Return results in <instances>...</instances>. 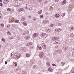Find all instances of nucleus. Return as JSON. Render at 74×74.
<instances>
[{
  "mask_svg": "<svg viewBox=\"0 0 74 74\" xmlns=\"http://www.w3.org/2000/svg\"><path fill=\"white\" fill-rule=\"evenodd\" d=\"M41 0H38V2H40V1H41Z\"/></svg>",
  "mask_w": 74,
  "mask_h": 74,
  "instance_id": "nucleus-51",
  "label": "nucleus"
},
{
  "mask_svg": "<svg viewBox=\"0 0 74 74\" xmlns=\"http://www.w3.org/2000/svg\"><path fill=\"white\" fill-rule=\"evenodd\" d=\"M45 45H45V44H44V43H42V47H44V46H45Z\"/></svg>",
  "mask_w": 74,
  "mask_h": 74,
  "instance_id": "nucleus-35",
  "label": "nucleus"
},
{
  "mask_svg": "<svg viewBox=\"0 0 74 74\" xmlns=\"http://www.w3.org/2000/svg\"><path fill=\"white\" fill-rule=\"evenodd\" d=\"M42 22L43 23H45V24L46 23H49V21L46 20H45L43 21Z\"/></svg>",
  "mask_w": 74,
  "mask_h": 74,
  "instance_id": "nucleus-7",
  "label": "nucleus"
},
{
  "mask_svg": "<svg viewBox=\"0 0 74 74\" xmlns=\"http://www.w3.org/2000/svg\"><path fill=\"white\" fill-rule=\"evenodd\" d=\"M4 27V24H1L0 25V28L1 29H2Z\"/></svg>",
  "mask_w": 74,
  "mask_h": 74,
  "instance_id": "nucleus-14",
  "label": "nucleus"
},
{
  "mask_svg": "<svg viewBox=\"0 0 74 74\" xmlns=\"http://www.w3.org/2000/svg\"><path fill=\"white\" fill-rule=\"evenodd\" d=\"M5 63L6 64H7V61H5Z\"/></svg>",
  "mask_w": 74,
  "mask_h": 74,
  "instance_id": "nucleus-52",
  "label": "nucleus"
},
{
  "mask_svg": "<svg viewBox=\"0 0 74 74\" xmlns=\"http://www.w3.org/2000/svg\"><path fill=\"white\" fill-rule=\"evenodd\" d=\"M45 14H46V15H48V13H45Z\"/></svg>",
  "mask_w": 74,
  "mask_h": 74,
  "instance_id": "nucleus-58",
  "label": "nucleus"
},
{
  "mask_svg": "<svg viewBox=\"0 0 74 74\" xmlns=\"http://www.w3.org/2000/svg\"><path fill=\"white\" fill-rule=\"evenodd\" d=\"M40 18H43V15H40Z\"/></svg>",
  "mask_w": 74,
  "mask_h": 74,
  "instance_id": "nucleus-42",
  "label": "nucleus"
},
{
  "mask_svg": "<svg viewBox=\"0 0 74 74\" xmlns=\"http://www.w3.org/2000/svg\"><path fill=\"white\" fill-rule=\"evenodd\" d=\"M72 30H74V27H72Z\"/></svg>",
  "mask_w": 74,
  "mask_h": 74,
  "instance_id": "nucleus-54",
  "label": "nucleus"
},
{
  "mask_svg": "<svg viewBox=\"0 0 74 74\" xmlns=\"http://www.w3.org/2000/svg\"><path fill=\"white\" fill-rule=\"evenodd\" d=\"M47 64L48 66H50V63L49 62H47Z\"/></svg>",
  "mask_w": 74,
  "mask_h": 74,
  "instance_id": "nucleus-24",
  "label": "nucleus"
},
{
  "mask_svg": "<svg viewBox=\"0 0 74 74\" xmlns=\"http://www.w3.org/2000/svg\"><path fill=\"white\" fill-rule=\"evenodd\" d=\"M60 36H63V34H62V33H60Z\"/></svg>",
  "mask_w": 74,
  "mask_h": 74,
  "instance_id": "nucleus-46",
  "label": "nucleus"
},
{
  "mask_svg": "<svg viewBox=\"0 0 74 74\" xmlns=\"http://www.w3.org/2000/svg\"><path fill=\"white\" fill-rule=\"evenodd\" d=\"M7 10L8 11H11V9L10 8H8L7 9Z\"/></svg>",
  "mask_w": 74,
  "mask_h": 74,
  "instance_id": "nucleus-37",
  "label": "nucleus"
},
{
  "mask_svg": "<svg viewBox=\"0 0 74 74\" xmlns=\"http://www.w3.org/2000/svg\"><path fill=\"white\" fill-rule=\"evenodd\" d=\"M48 70L50 72H52L53 70L51 68H49L48 69Z\"/></svg>",
  "mask_w": 74,
  "mask_h": 74,
  "instance_id": "nucleus-12",
  "label": "nucleus"
},
{
  "mask_svg": "<svg viewBox=\"0 0 74 74\" xmlns=\"http://www.w3.org/2000/svg\"><path fill=\"white\" fill-rule=\"evenodd\" d=\"M25 34H28V33H29V31L28 30H26L25 32Z\"/></svg>",
  "mask_w": 74,
  "mask_h": 74,
  "instance_id": "nucleus-26",
  "label": "nucleus"
},
{
  "mask_svg": "<svg viewBox=\"0 0 74 74\" xmlns=\"http://www.w3.org/2000/svg\"><path fill=\"white\" fill-rule=\"evenodd\" d=\"M27 4H26V7L25 8V9H26L27 10Z\"/></svg>",
  "mask_w": 74,
  "mask_h": 74,
  "instance_id": "nucleus-45",
  "label": "nucleus"
},
{
  "mask_svg": "<svg viewBox=\"0 0 74 74\" xmlns=\"http://www.w3.org/2000/svg\"><path fill=\"white\" fill-rule=\"evenodd\" d=\"M42 13V10H41L40 11L38 12V14H41Z\"/></svg>",
  "mask_w": 74,
  "mask_h": 74,
  "instance_id": "nucleus-21",
  "label": "nucleus"
},
{
  "mask_svg": "<svg viewBox=\"0 0 74 74\" xmlns=\"http://www.w3.org/2000/svg\"><path fill=\"white\" fill-rule=\"evenodd\" d=\"M58 26H61V25H62V23H59L58 24Z\"/></svg>",
  "mask_w": 74,
  "mask_h": 74,
  "instance_id": "nucleus-30",
  "label": "nucleus"
},
{
  "mask_svg": "<svg viewBox=\"0 0 74 74\" xmlns=\"http://www.w3.org/2000/svg\"><path fill=\"white\" fill-rule=\"evenodd\" d=\"M7 33L8 34H9V35H11V33H10V32H7Z\"/></svg>",
  "mask_w": 74,
  "mask_h": 74,
  "instance_id": "nucleus-33",
  "label": "nucleus"
},
{
  "mask_svg": "<svg viewBox=\"0 0 74 74\" xmlns=\"http://www.w3.org/2000/svg\"><path fill=\"white\" fill-rule=\"evenodd\" d=\"M10 25H8L7 26V27H10Z\"/></svg>",
  "mask_w": 74,
  "mask_h": 74,
  "instance_id": "nucleus-56",
  "label": "nucleus"
},
{
  "mask_svg": "<svg viewBox=\"0 0 74 74\" xmlns=\"http://www.w3.org/2000/svg\"><path fill=\"white\" fill-rule=\"evenodd\" d=\"M73 7H74V5H73L70 6V9L71 10V9H72V8H73Z\"/></svg>",
  "mask_w": 74,
  "mask_h": 74,
  "instance_id": "nucleus-19",
  "label": "nucleus"
},
{
  "mask_svg": "<svg viewBox=\"0 0 74 74\" xmlns=\"http://www.w3.org/2000/svg\"><path fill=\"white\" fill-rule=\"evenodd\" d=\"M23 24L24 26H27V23H26V22H23Z\"/></svg>",
  "mask_w": 74,
  "mask_h": 74,
  "instance_id": "nucleus-17",
  "label": "nucleus"
},
{
  "mask_svg": "<svg viewBox=\"0 0 74 74\" xmlns=\"http://www.w3.org/2000/svg\"><path fill=\"white\" fill-rule=\"evenodd\" d=\"M18 56V53H16L14 55V58L16 59V58H17Z\"/></svg>",
  "mask_w": 74,
  "mask_h": 74,
  "instance_id": "nucleus-8",
  "label": "nucleus"
},
{
  "mask_svg": "<svg viewBox=\"0 0 74 74\" xmlns=\"http://www.w3.org/2000/svg\"><path fill=\"white\" fill-rule=\"evenodd\" d=\"M56 52H59V50H56Z\"/></svg>",
  "mask_w": 74,
  "mask_h": 74,
  "instance_id": "nucleus-53",
  "label": "nucleus"
},
{
  "mask_svg": "<svg viewBox=\"0 0 74 74\" xmlns=\"http://www.w3.org/2000/svg\"><path fill=\"white\" fill-rule=\"evenodd\" d=\"M15 66H17V64H15Z\"/></svg>",
  "mask_w": 74,
  "mask_h": 74,
  "instance_id": "nucleus-60",
  "label": "nucleus"
},
{
  "mask_svg": "<svg viewBox=\"0 0 74 74\" xmlns=\"http://www.w3.org/2000/svg\"><path fill=\"white\" fill-rule=\"evenodd\" d=\"M44 53L42 52H41L39 53V57L41 58H42L44 56Z\"/></svg>",
  "mask_w": 74,
  "mask_h": 74,
  "instance_id": "nucleus-2",
  "label": "nucleus"
},
{
  "mask_svg": "<svg viewBox=\"0 0 74 74\" xmlns=\"http://www.w3.org/2000/svg\"><path fill=\"white\" fill-rule=\"evenodd\" d=\"M26 45L27 46H30V43H28L27 44H26Z\"/></svg>",
  "mask_w": 74,
  "mask_h": 74,
  "instance_id": "nucleus-31",
  "label": "nucleus"
},
{
  "mask_svg": "<svg viewBox=\"0 0 74 74\" xmlns=\"http://www.w3.org/2000/svg\"><path fill=\"white\" fill-rule=\"evenodd\" d=\"M60 16V15L59 14H56L55 15V16L56 18H59Z\"/></svg>",
  "mask_w": 74,
  "mask_h": 74,
  "instance_id": "nucleus-16",
  "label": "nucleus"
},
{
  "mask_svg": "<svg viewBox=\"0 0 74 74\" xmlns=\"http://www.w3.org/2000/svg\"><path fill=\"white\" fill-rule=\"evenodd\" d=\"M30 56V55L29 53H27L26 54V57H29Z\"/></svg>",
  "mask_w": 74,
  "mask_h": 74,
  "instance_id": "nucleus-18",
  "label": "nucleus"
},
{
  "mask_svg": "<svg viewBox=\"0 0 74 74\" xmlns=\"http://www.w3.org/2000/svg\"><path fill=\"white\" fill-rule=\"evenodd\" d=\"M15 1H18V0H14Z\"/></svg>",
  "mask_w": 74,
  "mask_h": 74,
  "instance_id": "nucleus-62",
  "label": "nucleus"
},
{
  "mask_svg": "<svg viewBox=\"0 0 74 74\" xmlns=\"http://www.w3.org/2000/svg\"><path fill=\"white\" fill-rule=\"evenodd\" d=\"M25 40H29L30 39V36H28L27 37H25Z\"/></svg>",
  "mask_w": 74,
  "mask_h": 74,
  "instance_id": "nucleus-15",
  "label": "nucleus"
},
{
  "mask_svg": "<svg viewBox=\"0 0 74 74\" xmlns=\"http://www.w3.org/2000/svg\"><path fill=\"white\" fill-rule=\"evenodd\" d=\"M15 23H19V20H17L15 21Z\"/></svg>",
  "mask_w": 74,
  "mask_h": 74,
  "instance_id": "nucleus-29",
  "label": "nucleus"
},
{
  "mask_svg": "<svg viewBox=\"0 0 74 74\" xmlns=\"http://www.w3.org/2000/svg\"><path fill=\"white\" fill-rule=\"evenodd\" d=\"M40 36L41 37H42L43 38H46V37H47L48 36V34H47L45 33H44L43 34H41L40 35Z\"/></svg>",
  "mask_w": 74,
  "mask_h": 74,
  "instance_id": "nucleus-1",
  "label": "nucleus"
},
{
  "mask_svg": "<svg viewBox=\"0 0 74 74\" xmlns=\"http://www.w3.org/2000/svg\"><path fill=\"white\" fill-rule=\"evenodd\" d=\"M38 74H41V73H39Z\"/></svg>",
  "mask_w": 74,
  "mask_h": 74,
  "instance_id": "nucleus-64",
  "label": "nucleus"
},
{
  "mask_svg": "<svg viewBox=\"0 0 74 74\" xmlns=\"http://www.w3.org/2000/svg\"><path fill=\"white\" fill-rule=\"evenodd\" d=\"M53 55H56V52H54L53 53Z\"/></svg>",
  "mask_w": 74,
  "mask_h": 74,
  "instance_id": "nucleus-44",
  "label": "nucleus"
},
{
  "mask_svg": "<svg viewBox=\"0 0 74 74\" xmlns=\"http://www.w3.org/2000/svg\"><path fill=\"white\" fill-rule=\"evenodd\" d=\"M66 3V0H64L62 2V5H64Z\"/></svg>",
  "mask_w": 74,
  "mask_h": 74,
  "instance_id": "nucleus-13",
  "label": "nucleus"
},
{
  "mask_svg": "<svg viewBox=\"0 0 74 74\" xmlns=\"http://www.w3.org/2000/svg\"><path fill=\"white\" fill-rule=\"evenodd\" d=\"M25 20V18L24 17H23L21 19V21H23Z\"/></svg>",
  "mask_w": 74,
  "mask_h": 74,
  "instance_id": "nucleus-27",
  "label": "nucleus"
},
{
  "mask_svg": "<svg viewBox=\"0 0 74 74\" xmlns=\"http://www.w3.org/2000/svg\"><path fill=\"white\" fill-rule=\"evenodd\" d=\"M71 37L72 38H74V34H71Z\"/></svg>",
  "mask_w": 74,
  "mask_h": 74,
  "instance_id": "nucleus-20",
  "label": "nucleus"
},
{
  "mask_svg": "<svg viewBox=\"0 0 74 74\" xmlns=\"http://www.w3.org/2000/svg\"><path fill=\"white\" fill-rule=\"evenodd\" d=\"M47 3V1H45L44 3L45 4Z\"/></svg>",
  "mask_w": 74,
  "mask_h": 74,
  "instance_id": "nucleus-50",
  "label": "nucleus"
},
{
  "mask_svg": "<svg viewBox=\"0 0 74 74\" xmlns=\"http://www.w3.org/2000/svg\"><path fill=\"white\" fill-rule=\"evenodd\" d=\"M59 53H61L62 52V50H59Z\"/></svg>",
  "mask_w": 74,
  "mask_h": 74,
  "instance_id": "nucleus-40",
  "label": "nucleus"
},
{
  "mask_svg": "<svg viewBox=\"0 0 74 74\" xmlns=\"http://www.w3.org/2000/svg\"><path fill=\"white\" fill-rule=\"evenodd\" d=\"M62 30V29L58 28H57L55 29V31L56 32H59Z\"/></svg>",
  "mask_w": 74,
  "mask_h": 74,
  "instance_id": "nucleus-3",
  "label": "nucleus"
},
{
  "mask_svg": "<svg viewBox=\"0 0 74 74\" xmlns=\"http://www.w3.org/2000/svg\"><path fill=\"white\" fill-rule=\"evenodd\" d=\"M38 35L37 33H34L33 34V37H38Z\"/></svg>",
  "mask_w": 74,
  "mask_h": 74,
  "instance_id": "nucleus-5",
  "label": "nucleus"
},
{
  "mask_svg": "<svg viewBox=\"0 0 74 74\" xmlns=\"http://www.w3.org/2000/svg\"><path fill=\"white\" fill-rule=\"evenodd\" d=\"M60 41L59 40H57L56 41L54 42V44H60Z\"/></svg>",
  "mask_w": 74,
  "mask_h": 74,
  "instance_id": "nucleus-6",
  "label": "nucleus"
},
{
  "mask_svg": "<svg viewBox=\"0 0 74 74\" xmlns=\"http://www.w3.org/2000/svg\"><path fill=\"white\" fill-rule=\"evenodd\" d=\"M70 72L72 73H74V67H72Z\"/></svg>",
  "mask_w": 74,
  "mask_h": 74,
  "instance_id": "nucleus-11",
  "label": "nucleus"
},
{
  "mask_svg": "<svg viewBox=\"0 0 74 74\" xmlns=\"http://www.w3.org/2000/svg\"><path fill=\"white\" fill-rule=\"evenodd\" d=\"M42 47H43V49H46V48L47 47V46H46V45H45L44 46H43Z\"/></svg>",
  "mask_w": 74,
  "mask_h": 74,
  "instance_id": "nucleus-25",
  "label": "nucleus"
},
{
  "mask_svg": "<svg viewBox=\"0 0 74 74\" xmlns=\"http://www.w3.org/2000/svg\"><path fill=\"white\" fill-rule=\"evenodd\" d=\"M28 17L29 18V19H30V18H31V16H28Z\"/></svg>",
  "mask_w": 74,
  "mask_h": 74,
  "instance_id": "nucleus-47",
  "label": "nucleus"
},
{
  "mask_svg": "<svg viewBox=\"0 0 74 74\" xmlns=\"http://www.w3.org/2000/svg\"><path fill=\"white\" fill-rule=\"evenodd\" d=\"M65 64V63L64 62H61V64H63V65H64Z\"/></svg>",
  "mask_w": 74,
  "mask_h": 74,
  "instance_id": "nucleus-39",
  "label": "nucleus"
},
{
  "mask_svg": "<svg viewBox=\"0 0 74 74\" xmlns=\"http://www.w3.org/2000/svg\"><path fill=\"white\" fill-rule=\"evenodd\" d=\"M52 65L53 66H56V65H55V64H52Z\"/></svg>",
  "mask_w": 74,
  "mask_h": 74,
  "instance_id": "nucleus-48",
  "label": "nucleus"
},
{
  "mask_svg": "<svg viewBox=\"0 0 74 74\" xmlns=\"http://www.w3.org/2000/svg\"><path fill=\"white\" fill-rule=\"evenodd\" d=\"M67 69H68V68L66 67V68H65L64 69H65V70H67Z\"/></svg>",
  "mask_w": 74,
  "mask_h": 74,
  "instance_id": "nucleus-55",
  "label": "nucleus"
},
{
  "mask_svg": "<svg viewBox=\"0 0 74 74\" xmlns=\"http://www.w3.org/2000/svg\"><path fill=\"white\" fill-rule=\"evenodd\" d=\"M68 30H72V27H69L68 28Z\"/></svg>",
  "mask_w": 74,
  "mask_h": 74,
  "instance_id": "nucleus-23",
  "label": "nucleus"
},
{
  "mask_svg": "<svg viewBox=\"0 0 74 74\" xmlns=\"http://www.w3.org/2000/svg\"><path fill=\"white\" fill-rule=\"evenodd\" d=\"M32 8H29V10H30V11H32Z\"/></svg>",
  "mask_w": 74,
  "mask_h": 74,
  "instance_id": "nucleus-34",
  "label": "nucleus"
},
{
  "mask_svg": "<svg viewBox=\"0 0 74 74\" xmlns=\"http://www.w3.org/2000/svg\"><path fill=\"white\" fill-rule=\"evenodd\" d=\"M24 11V9L23 8H21L18 9V11L19 12H21L22 11Z\"/></svg>",
  "mask_w": 74,
  "mask_h": 74,
  "instance_id": "nucleus-9",
  "label": "nucleus"
},
{
  "mask_svg": "<svg viewBox=\"0 0 74 74\" xmlns=\"http://www.w3.org/2000/svg\"><path fill=\"white\" fill-rule=\"evenodd\" d=\"M71 1L72 2H73V1H74V0H71Z\"/></svg>",
  "mask_w": 74,
  "mask_h": 74,
  "instance_id": "nucleus-61",
  "label": "nucleus"
},
{
  "mask_svg": "<svg viewBox=\"0 0 74 74\" xmlns=\"http://www.w3.org/2000/svg\"><path fill=\"white\" fill-rule=\"evenodd\" d=\"M0 2H2V0H0Z\"/></svg>",
  "mask_w": 74,
  "mask_h": 74,
  "instance_id": "nucleus-63",
  "label": "nucleus"
},
{
  "mask_svg": "<svg viewBox=\"0 0 74 74\" xmlns=\"http://www.w3.org/2000/svg\"><path fill=\"white\" fill-rule=\"evenodd\" d=\"M41 49H42V48H41V47H40L39 48V49H40V50H41Z\"/></svg>",
  "mask_w": 74,
  "mask_h": 74,
  "instance_id": "nucleus-59",
  "label": "nucleus"
},
{
  "mask_svg": "<svg viewBox=\"0 0 74 74\" xmlns=\"http://www.w3.org/2000/svg\"><path fill=\"white\" fill-rule=\"evenodd\" d=\"M58 40V38L54 37L52 38V40L53 41H56V40Z\"/></svg>",
  "mask_w": 74,
  "mask_h": 74,
  "instance_id": "nucleus-10",
  "label": "nucleus"
},
{
  "mask_svg": "<svg viewBox=\"0 0 74 74\" xmlns=\"http://www.w3.org/2000/svg\"><path fill=\"white\" fill-rule=\"evenodd\" d=\"M50 26L51 27H53V25L51 24V25H50Z\"/></svg>",
  "mask_w": 74,
  "mask_h": 74,
  "instance_id": "nucleus-36",
  "label": "nucleus"
},
{
  "mask_svg": "<svg viewBox=\"0 0 74 74\" xmlns=\"http://www.w3.org/2000/svg\"><path fill=\"white\" fill-rule=\"evenodd\" d=\"M65 13H63V15H62V17L64 16H65Z\"/></svg>",
  "mask_w": 74,
  "mask_h": 74,
  "instance_id": "nucleus-41",
  "label": "nucleus"
},
{
  "mask_svg": "<svg viewBox=\"0 0 74 74\" xmlns=\"http://www.w3.org/2000/svg\"><path fill=\"white\" fill-rule=\"evenodd\" d=\"M2 18V15L0 13V19H1Z\"/></svg>",
  "mask_w": 74,
  "mask_h": 74,
  "instance_id": "nucleus-32",
  "label": "nucleus"
},
{
  "mask_svg": "<svg viewBox=\"0 0 74 74\" xmlns=\"http://www.w3.org/2000/svg\"><path fill=\"white\" fill-rule=\"evenodd\" d=\"M46 32H51V29H46Z\"/></svg>",
  "mask_w": 74,
  "mask_h": 74,
  "instance_id": "nucleus-22",
  "label": "nucleus"
},
{
  "mask_svg": "<svg viewBox=\"0 0 74 74\" xmlns=\"http://www.w3.org/2000/svg\"><path fill=\"white\" fill-rule=\"evenodd\" d=\"M33 69H37V66L36 65H34L33 66Z\"/></svg>",
  "mask_w": 74,
  "mask_h": 74,
  "instance_id": "nucleus-28",
  "label": "nucleus"
},
{
  "mask_svg": "<svg viewBox=\"0 0 74 74\" xmlns=\"http://www.w3.org/2000/svg\"><path fill=\"white\" fill-rule=\"evenodd\" d=\"M0 5L1 7H3V3L0 2Z\"/></svg>",
  "mask_w": 74,
  "mask_h": 74,
  "instance_id": "nucleus-38",
  "label": "nucleus"
},
{
  "mask_svg": "<svg viewBox=\"0 0 74 74\" xmlns=\"http://www.w3.org/2000/svg\"><path fill=\"white\" fill-rule=\"evenodd\" d=\"M29 43V45H31L32 44V43Z\"/></svg>",
  "mask_w": 74,
  "mask_h": 74,
  "instance_id": "nucleus-57",
  "label": "nucleus"
},
{
  "mask_svg": "<svg viewBox=\"0 0 74 74\" xmlns=\"http://www.w3.org/2000/svg\"><path fill=\"white\" fill-rule=\"evenodd\" d=\"M59 0H55V1L56 2H58V1H59Z\"/></svg>",
  "mask_w": 74,
  "mask_h": 74,
  "instance_id": "nucleus-49",
  "label": "nucleus"
},
{
  "mask_svg": "<svg viewBox=\"0 0 74 74\" xmlns=\"http://www.w3.org/2000/svg\"><path fill=\"white\" fill-rule=\"evenodd\" d=\"M10 1V0H4L3 3L5 4H6Z\"/></svg>",
  "mask_w": 74,
  "mask_h": 74,
  "instance_id": "nucleus-4",
  "label": "nucleus"
},
{
  "mask_svg": "<svg viewBox=\"0 0 74 74\" xmlns=\"http://www.w3.org/2000/svg\"><path fill=\"white\" fill-rule=\"evenodd\" d=\"M2 41H3L4 42H5V40L4 38H2Z\"/></svg>",
  "mask_w": 74,
  "mask_h": 74,
  "instance_id": "nucleus-43",
  "label": "nucleus"
}]
</instances>
